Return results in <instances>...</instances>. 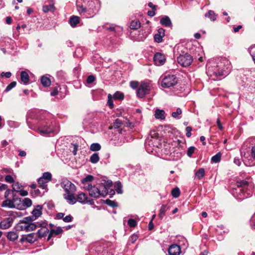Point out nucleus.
Instances as JSON below:
<instances>
[{"label":"nucleus","instance_id":"f257e3e1","mask_svg":"<svg viewBox=\"0 0 255 255\" xmlns=\"http://www.w3.org/2000/svg\"><path fill=\"white\" fill-rule=\"evenodd\" d=\"M30 116L35 119L36 122L32 124L27 120L29 128L37 131L41 134H49L54 131L53 120L51 115L44 111H38L32 112Z\"/></svg>","mask_w":255,"mask_h":255},{"label":"nucleus","instance_id":"f03ea898","mask_svg":"<svg viewBox=\"0 0 255 255\" xmlns=\"http://www.w3.org/2000/svg\"><path fill=\"white\" fill-rule=\"evenodd\" d=\"M232 69L230 61L225 57L221 58L216 66L208 67L207 73L210 77H215L214 80L222 76H226Z\"/></svg>","mask_w":255,"mask_h":255},{"label":"nucleus","instance_id":"7ed1b4c3","mask_svg":"<svg viewBox=\"0 0 255 255\" xmlns=\"http://www.w3.org/2000/svg\"><path fill=\"white\" fill-rule=\"evenodd\" d=\"M236 188H233L232 194L239 200L250 197L252 195L253 185L247 180H237L236 182Z\"/></svg>","mask_w":255,"mask_h":255},{"label":"nucleus","instance_id":"20e7f679","mask_svg":"<svg viewBox=\"0 0 255 255\" xmlns=\"http://www.w3.org/2000/svg\"><path fill=\"white\" fill-rule=\"evenodd\" d=\"M76 5L80 14L86 17H93L99 10L97 0H78Z\"/></svg>","mask_w":255,"mask_h":255},{"label":"nucleus","instance_id":"39448f33","mask_svg":"<svg viewBox=\"0 0 255 255\" xmlns=\"http://www.w3.org/2000/svg\"><path fill=\"white\" fill-rule=\"evenodd\" d=\"M103 189H100L95 185L87 184V186H84L85 190L89 191V195L94 198H98L100 197H105L108 194V190L112 186V182L111 180H103L101 183Z\"/></svg>","mask_w":255,"mask_h":255},{"label":"nucleus","instance_id":"423d86ee","mask_svg":"<svg viewBox=\"0 0 255 255\" xmlns=\"http://www.w3.org/2000/svg\"><path fill=\"white\" fill-rule=\"evenodd\" d=\"M60 185L64 189L65 193L63 197L67 202L71 205L76 203L75 193L76 190V186L67 178H62L60 181Z\"/></svg>","mask_w":255,"mask_h":255},{"label":"nucleus","instance_id":"0eeeda50","mask_svg":"<svg viewBox=\"0 0 255 255\" xmlns=\"http://www.w3.org/2000/svg\"><path fill=\"white\" fill-rule=\"evenodd\" d=\"M4 197L7 199L2 202L1 206L12 208L15 207L14 203L17 201L21 202V199L17 197L16 193L10 189L6 190L4 193Z\"/></svg>","mask_w":255,"mask_h":255},{"label":"nucleus","instance_id":"6e6552de","mask_svg":"<svg viewBox=\"0 0 255 255\" xmlns=\"http://www.w3.org/2000/svg\"><path fill=\"white\" fill-rule=\"evenodd\" d=\"M33 217H26L17 225V228L20 231L30 232L36 229V224L32 223Z\"/></svg>","mask_w":255,"mask_h":255},{"label":"nucleus","instance_id":"1a4fd4ad","mask_svg":"<svg viewBox=\"0 0 255 255\" xmlns=\"http://www.w3.org/2000/svg\"><path fill=\"white\" fill-rule=\"evenodd\" d=\"M178 81L175 75L166 73L161 80V86L164 88H169L175 86Z\"/></svg>","mask_w":255,"mask_h":255},{"label":"nucleus","instance_id":"9d476101","mask_svg":"<svg viewBox=\"0 0 255 255\" xmlns=\"http://www.w3.org/2000/svg\"><path fill=\"white\" fill-rule=\"evenodd\" d=\"M19 212L10 211L8 213V217L4 219L0 223V228L5 230L9 228L12 225L14 219L19 216Z\"/></svg>","mask_w":255,"mask_h":255},{"label":"nucleus","instance_id":"9b49d317","mask_svg":"<svg viewBox=\"0 0 255 255\" xmlns=\"http://www.w3.org/2000/svg\"><path fill=\"white\" fill-rule=\"evenodd\" d=\"M150 89V86L148 83L142 82L137 89L136 96L140 99L143 98L149 94Z\"/></svg>","mask_w":255,"mask_h":255},{"label":"nucleus","instance_id":"f8f14e48","mask_svg":"<svg viewBox=\"0 0 255 255\" xmlns=\"http://www.w3.org/2000/svg\"><path fill=\"white\" fill-rule=\"evenodd\" d=\"M177 62L182 67H188L190 66L193 62L192 56L188 53L180 54L177 57Z\"/></svg>","mask_w":255,"mask_h":255},{"label":"nucleus","instance_id":"ddd939ff","mask_svg":"<svg viewBox=\"0 0 255 255\" xmlns=\"http://www.w3.org/2000/svg\"><path fill=\"white\" fill-rule=\"evenodd\" d=\"M153 60L156 65L160 66L164 64L166 58L164 55L161 53L157 52L154 55Z\"/></svg>","mask_w":255,"mask_h":255},{"label":"nucleus","instance_id":"4468645a","mask_svg":"<svg viewBox=\"0 0 255 255\" xmlns=\"http://www.w3.org/2000/svg\"><path fill=\"white\" fill-rule=\"evenodd\" d=\"M169 255H179L181 252L180 247L176 244L171 245L168 250Z\"/></svg>","mask_w":255,"mask_h":255},{"label":"nucleus","instance_id":"2eb2a0df","mask_svg":"<svg viewBox=\"0 0 255 255\" xmlns=\"http://www.w3.org/2000/svg\"><path fill=\"white\" fill-rule=\"evenodd\" d=\"M43 209L42 205H37L36 208L33 210L32 211V215L29 216L30 217H33L34 221L36 220V219L39 217H40L42 215V210Z\"/></svg>","mask_w":255,"mask_h":255},{"label":"nucleus","instance_id":"dca6fc26","mask_svg":"<svg viewBox=\"0 0 255 255\" xmlns=\"http://www.w3.org/2000/svg\"><path fill=\"white\" fill-rule=\"evenodd\" d=\"M49 230L47 227L42 228L39 229L36 233L38 239H41L44 237H45L47 234L49 233Z\"/></svg>","mask_w":255,"mask_h":255},{"label":"nucleus","instance_id":"f3484780","mask_svg":"<svg viewBox=\"0 0 255 255\" xmlns=\"http://www.w3.org/2000/svg\"><path fill=\"white\" fill-rule=\"evenodd\" d=\"M63 232V230L60 227H58L56 229H50L48 236L47 240L49 241L53 235H58Z\"/></svg>","mask_w":255,"mask_h":255},{"label":"nucleus","instance_id":"a211bd4d","mask_svg":"<svg viewBox=\"0 0 255 255\" xmlns=\"http://www.w3.org/2000/svg\"><path fill=\"white\" fill-rule=\"evenodd\" d=\"M20 80L25 85L28 84L29 81V76L28 73L25 71H22L20 73Z\"/></svg>","mask_w":255,"mask_h":255},{"label":"nucleus","instance_id":"6ab92c4d","mask_svg":"<svg viewBox=\"0 0 255 255\" xmlns=\"http://www.w3.org/2000/svg\"><path fill=\"white\" fill-rule=\"evenodd\" d=\"M76 199V202L78 201L82 204H86V200L88 199V197L84 193H81L79 194Z\"/></svg>","mask_w":255,"mask_h":255},{"label":"nucleus","instance_id":"aec40b11","mask_svg":"<svg viewBox=\"0 0 255 255\" xmlns=\"http://www.w3.org/2000/svg\"><path fill=\"white\" fill-rule=\"evenodd\" d=\"M160 22L162 25L166 27H170L172 25L171 21L168 16H165L161 18Z\"/></svg>","mask_w":255,"mask_h":255},{"label":"nucleus","instance_id":"412c9836","mask_svg":"<svg viewBox=\"0 0 255 255\" xmlns=\"http://www.w3.org/2000/svg\"><path fill=\"white\" fill-rule=\"evenodd\" d=\"M165 112L163 110L156 109L155 111L154 116L157 119L164 120L165 119Z\"/></svg>","mask_w":255,"mask_h":255},{"label":"nucleus","instance_id":"4be33fe9","mask_svg":"<svg viewBox=\"0 0 255 255\" xmlns=\"http://www.w3.org/2000/svg\"><path fill=\"white\" fill-rule=\"evenodd\" d=\"M37 239V235L34 233H30L26 236V241L29 243H33Z\"/></svg>","mask_w":255,"mask_h":255},{"label":"nucleus","instance_id":"5701e85b","mask_svg":"<svg viewBox=\"0 0 255 255\" xmlns=\"http://www.w3.org/2000/svg\"><path fill=\"white\" fill-rule=\"evenodd\" d=\"M79 22V17L77 16H72L69 18V23L72 27H75Z\"/></svg>","mask_w":255,"mask_h":255},{"label":"nucleus","instance_id":"b1692460","mask_svg":"<svg viewBox=\"0 0 255 255\" xmlns=\"http://www.w3.org/2000/svg\"><path fill=\"white\" fill-rule=\"evenodd\" d=\"M51 83V80L49 78L45 76H42L41 77V83L43 86L48 87L50 86Z\"/></svg>","mask_w":255,"mask_h":255},{"label":"nucleus","instance_id":"393cba45","mask_svg":"<svg viewBox=\"0 0 255 255\" xmlns=\"http://www.w3.org/2000/svg\"><path fill=\"white\" fill-rule=\"evenodd\" d=\"M38 183L39 184V186L40 188H41L42 189H44L47 192L48 191V187L47 183L48 182H47L46 181H44V180L42 179V178H38L37 180Z\"/></svg>","mask_w":255,"mask_h":255},{"label":"nucleus","instance_id":"a878e982","mask_svg":"<svg viewBox=\"0 0 255 255\" xmlns=\"http://www.w3.org/2000/svg\"><path fill=\"white\" fill-rule=\"evenodd\" d=\"M18 235L16 232H9L7 235V239L11 241H14L18 239Z\"/></svg>","mask_w":255,"mask_h":255},{"label":"nucleus","instance_id":"bb28decb","mask_svg":"<svg viewBox=\"0 0 255 255\" xmlns=\"http://www.w3.org/2000/svg\"><path fill=\"white\" fill-rule=\"evenodd\" d=\"M205 175V170L203 168H199L195 173V177L201 180Z\"/></svg>","mask_w":255,"mask_h":255},{"label":"nucleus","instance_id":"cd10ccee","mask_svg":"<svg viewBox=\"0 0 255 255\" xmlns=\"http://www.w3.org/2000/svg\"><path fill=\"white\" fill-rule=\"evenodd\" d=\"M168 209L169 208L167 207L166 205H162L160 209L159 213L158 214V217L160 219H162L164 216L165 213Z\"/></svg>","mask_w":255,"mask_h":255},{"label":"nucleus","instance_id":"c85d7f7f","mask_svg":"<svg viewBox=\"0 0 255 255\" xmlns=\"http://www.w3.org/2000/svg\"><path fill=\"white\" fill-rule=\"evenodd\" d=\"M205 16L209 18L211 20L215 21L216 19L217 15L214 11L210 10L205 14Z\"/></svg>","mask_w":255,"mask_h":255},{"label":"nucleus","instance_id":"c756f323","mask_svg":"<svg viewBox=\"0 0 255 255\" xmlns=\"http://www.w3.org/2000/svg\"><path fill=\"white\" fill-rule=\"evenodd\" d=\"M55 7L53 4H50L48 5H45L43 6L42 10L44 12L46 13L48 11H53Z\"/></svg>","mask_w":255,"mask_h":255},{"label":"nucleus","instance_id":"7c9ffc66","mask_svg":"<svg viewBox=\"0 0 255 255\" xmlns=\"http://www.w3.org/2000/svg\"><path fill=\"white\" fill-rule=\"evenodd\" d=\"M140 27V23L139 20H133L130 24V28L131 29H137Z\"/></svg>","mask_w":255,"mask_h":255},{"label":"nucleus","instance_id":"2f4dec72","mask_svg":"<svg viewBox=\"0 0 255 255\" xmlns=\"http://www.w3.org/2000/svg\"><path fill=\"white\" fill-rule=\"evenodd\" d=\"M39 178H42L44 181L49 182L52 180V174L49 172H44L42 177Z\"/></svg>","mask_w":255,"mask_h":255},{"label":"nucleus","instance_id":"473e14b6","mask_svg":"<svg viewBox=\"0 0 255 255\" xmlns=\"http://www.w3.org/2000/svg\"><path fill=\"white\" fill-rule=\"evenodd\" d=\"M94 179V176L91 175H88L85 178H84L81 182L85 186H87V183L92 181Z\"/></svg>","mask_w":255,"mask_h":255},{"label":"nucleus","instance_id":"72a5a7b5","mask_svg":"<svg viewBox=\"0 0 255 255\" xmlns=\"http://www.w3.org/2000/svg\"><path fill=\"white\" fill-rule=\"evenodd\" d=\"M100 160V157L99 156L98 153H94L93 154L90 159V161L92 163H97Z\"/></svg>","mask_w":255,"mask_h":255},{"label":"nucleus","instance_id":"f704fd0d","mask_svg":"<svg viewBox=\"0 0 255 255\" xmlns=\"http://www.w3.org/2000/svg\"><path fill=\"white\" fill-rule=\"evenodd\" d=\"M113 97L115 100H119L121 101L124 99L125 96L123 93L120 91H117L113 95Z\"/></svg>","mask_w":255,"mask_h":255},{"label":"nucleus","instance_id":"c9c22d12","mask_svg":"<svg viewBox=\"0 0 255 255\" xmlns=\"http://www.w3.org/2000/svg\"><path fill=\"white\" fill-rule=\"evenodd\" d=\"M22 206L24 208L29 207L32 205V201L28 198H26L22 200Z\"/></svg>","mask_w":255,"mask_h":255},{"label":"nucleus","instance_id":"e433bc0d","mask_svg":"<svg viewBox=\"0 0 255 255\" xmlns=\"http://www.w3.org/2000/svg\"><path fill=\"white\" fill-rule=\"evenodd\" d=\"M221 158V153H217L211 158V161L213 163H218L220 161Z\"/></svg>","mask_w":255,"mask_h":255},{"label":"nucleus","instance_id":"4c0bfd02","mask_svg":"<svg viewBox=\"0 0 255 255\" xmlns=\"http://www.w3.org/2000/svg\"><path fill=\"white\" fill-rule=\"evenodd\" d=\"M56 77L60 80H64L65 79L66 73L62 70L59 71L56 73Z\"/></svg>","mask_w":255,"mask_h":255},{"label":"nucleus","instance_id":"58836bf2","mask_svg":"<svg viewBox=\"0 0 255 255\" xmlns=\"http://www.w3.org/2000/svg\"><path fill=\"white\" fill-rule=\"evenodd\" d=\"M90 148L92 151H98L101 149V146L98 143H94L91 145Z\"/></svg>","mask_w":255,"mask_h":255},{"label":"nucleus","instance_id":"ea45409f","mask_svg":"<svg viewBox=\"0 0 255 255\" xmlns=\"http://www.w3.org/2000/svg\"><path fill=\"white\" fill-rule=\"evenodd\" d=\"M113 98V97H112V96L110 94H109L108 95L107 105H108V106L109 107V108L111 109H113L114 107V105L113 101V99H112Z\"/></svg>","mask_w":255,"mask_h":255},{"label":"nucleus","instance_id":"a19ab883","mask_svg":"<svg viewBox=\"0 0 255 255\" xmlns=\"http://www.w3.org/2000/svg\"><path fill=\"white\" fill-rule=\"evenodd\" d=\"M180 194V191L178 187H175L172 189L171 195L174 198H178Z\"/></svg>","mask_w":255,"mask_h":255},{"label":"nucleus","instance_id":"79ce46f5","mask_svg":"<svg viewBox=\"0 0 255 255\" xmlns=\"http://www.w3.org/2000/svg\"><path fill=\"white\" fill-rule=\"evenodd\" d=\"M115 190L119 194H122L123 193L122 185L120 182H117L115 184Z\"/></svg>","mask_w":255,"mask_h":255},{"label":"nucleus","instance_id":"37998d69","mask_svg":"<svg viewBox=\"0 0 255 255\" xmlns=\"http://www.w3.org/2000/svg\"><path fill=\"white\" fill-rule=\"evenodd\" d=\"M105 203L108 206L113 208L117 207L118 206V203L116 201H112L110 199H107L105 201Z\"/></svg>","mask_w":255,"mask_h":255},{"label":"nucleus","instance_id":"c03bdc74","mask_svg":"<svg viewBox=\"0 0 255 255\" xmlns=\"http://www.w3.org/2000/svg\"><path fill=\"white\" fill-rule=\"evenodd\" d=\"M43 193H41V191L38 189H35L30 192V194L32 196H42Z\"/></svg>","mask_w":255,"mask_h":255},{"label":"nucleus","instance_id":"a18cd8bd","mask_svg":"<svg viewBox=\"0 0 255 255\" xmlns=\"http://www.w3.org/2000/svg\"><path fill=\"white\" fill-rule=\"evenodd\" d=\"M182 112L181 109L178 108L176 109V112H172L171 115L173 118L179 119L180 117H179V115H181L182 114Z\"/></svg>","mask_w":255,"mask_h":255},{"label":"nucleus","instance_id":"49530a36","mask_svg":"<svg viewBox=\"0 0 255 255\" xmlns=\"http://www.w3.org/2000/svg\"><path fill=\"white\" fill-rule=\"evenodd\" d=\"M21 186H22L18 182H13V184H12V190L13 191L14 193H15V192H18L20 190Z\"/></svg>","mask_w":255,"mask_h":255},{"label":"nucleus","instance_id":"de8ad7c7","mask_svg":"<svg viewBox=\"0 0 255 255\" xmlns=\"http://www.w3.org/2000/svg\"><path fill=\"white\" fill-rule=\"evenodd\" d=\"M16 85V82L15 81L11 82L9 84H8L4 90V92H8L10 90H11L12 88L15 87Z\"/></svg>","mask_w":255,"mask_h":255},{"label":"nucleus","instance_id":"09e8293b","mask_svg":"<svg viewBox=\"0 0 255 255\" xmlns=\"http://www.w3.org/2000/svg\"><path fill=\"white\" fill-rule=\"evenodd\" d=\"M35 223L36 224V228L37 227H41V228L47 227L48 225L45 221H41Z\"/></svg>","mask_w":255,"mask_h":255},{"label":"nucleus","instance_id":"8fccbe9b","mask_svg":"<svg viewBox=\"0 0 255 255\" xmlns=\"http://www.w3.org/2000/svg\"><path fill=\"white\" fill-rule=\"evenodd\" d=\"M128 225L131 228H134L137 225V222L133 219H129L128 222Z\"/></svg>","mask_w":255,"mask_h":255},{"label":"nucleus","instance_id":"3c124183","mask_svg":"<svg viewBox=\"0 0 255 255\" xmlns=\"http://www.w3.org/2000/svg\"><path fill=\"white\" fill-rule=\"evenodd\" d=\"M249 51L255 63V45L251 46L249 49Z\"/></svg>","mask_w":255,"mask_h":255},{"label":"nucleus","instance_id":"603ef678","mask_svg":"<svg viewBox=\"0 0 255 255\" xmlns=\"http://www.w3.org/2000/svg\"><path fill=\"white\" fill-rule=\"evenodd\" d=\"M129 85L133 89H136L138 87L139 83L136 81H131L129 83Z\"/></svg>","mask_w":255,"mask_h":255},{"label":"nucleus","instance_id":"864d4df0","mask_svg":"<svg viewBox=\"0 0 255 255\" xmlns=\"http://www.w3.org/2000/svg\"><path fill=\"white\" fill-rule=\"evenodd\" d=\"M195 147L194 146H190L187 151V154L189 157H191L194 152Z\"/></svg>","mask_w":255,"mask_h":255},{"label":"nucleus","instance_id":"5fc2aeb1","mask_svg":"<svg viewBox=\"0 0 255 255\" xmlns=\"http://www.w3.org/2000/svg\"><path fill=\"white\" fill-rule=\"evenodd\" d=\"M163 37V36H162L160 35L155 34V35L154 36V41L157 43H160L162 41Z\"/></svg>","mask_w":255,"mask_h":255},{"label":"nucleus","instance_id":"6e6d98bb","mask_svg":"<svg viewBox=\"0 0 255 255\" xmlns=\"http://www.w3.org/2000/svg\"><path fill=\"white\" fill-rule=\"evenodd\" d=\"M95 79L96 78L94 76L90 75L87 77L86 81L88 84H90L93 83L95 81Z\"/></svg>","mask_w":255,"mask_h":255},{"label":"nucleus","instance_id":"4d7b16f0","mask_svg":"<svg viewBox=\"0 0 255 255\" xmlns=\"http://www.w3.org/2000/svg\"><path fill=\"white\" fill-rule=\"evenodd\" d=\"M5 181L9 183H11L14 182V179L10 175H7L5 177Z\"/></svg>","mask_w":255,"mask_h":255},{"label":"nucleus","instance_id":"13d9d810","mask_svg":"<svg viewBox=\"0 0 255 255\" xmlns=\"http://www.w3.org/2000/svg\"><path fill=\"white\" fill-rule=\"evenodd\" d=\"M73 219V217L71 215H69L65 217H64L63 221L66 223H69L72 222Z\"/></svg>","mask_w":255,"mask_h":255},{"label":"nucleus","instance_id":"bf43d9fd","mask_svg":"<svg viewBox=\"0 0 255 255\" xmlns=\"http://www.w3.org/2000/svg\"><path fill=\"white\" fill-rule=\"evenodd\" d=\"M192 128L191 127H187L186 128V135L188 137H190L191 136V131Z\"/></svg>","mask_w":255,"mask_h":255},{"label":"nucleus","instance_id":"052dcab7","mask_svg":"<svg viewBox=\"0 0 255 255\" xmlns=\"http://www.w3.org/2000/svg\"><path fill=\"white\" fill-rule=\"evenodd\" d=\"M156 34L164 37L165 35V30L163 28H160L158 29Z\"/></svg>","mask_w":255,"mask_h":255},{"label":"nucleus","instance_id":"680f3d73","mask_svg":"<svg viewBox=\"0 0 255 255\" xmlns=\"http://www.w3.org/2000/svg\"><path fill=\"white\" fill-rule=\"evenodd\" d=\"M251 155L252 157L255 160V145L253 146L251 148Z\"/></svg>","mask_w":255,"mask_h":255},{"label":"nucleus","instance_id":"e2e57ef3","mask_svg":"<svg viewBox=\"0 0 255 255\" xmlns=\"http://www.w3.org/2000/svg\"><path fill=\"white\" fill-rule=\"evenodd\" d=\"M18 152H19L18 155L21 157H24L26 155V153L25 151L21 149H18Z\"/></svg>","mask_w":255,"mask_h":255},{"label":"nucleus","instance_id":"0e129e2a","mask_svg":"<svg viewBox=\"0 0 255 255\" xmlns=\"http://www.w3.org/2000/svg\"><path fill=\"white\" fill-rule=\"evenodd\" d=\"M18 192H19V194L21 196L24 197L28 195V192L25 190H20Z\"/></svg>","mask_w":255,"mask_h":255},{"label":"nucleus","instance_id":"69168bd1","mask_svg":"<svg viewBox=\"0 0 255 255\" xmlns=\"http://www.w3.org/2000/svg\"><path fill=\"white\" fill-rule=\"evenodd\" d=\"M64 215H65V214L63 213H58L56 214V219H63Z\"/></svg>","mask_w":255,"mask_h":255},{"label":"nucleus","instance_id":"338daca9","mask_svg":"<svg viewBox=\"0 0 255 255\" xmlns=\"http://www.w3.org/2000/svg\"><path fill=\"white\" fill-rule=\"evenodd\" d=\"M121 124V121L119 119H116L114 122V126L119 128Z\"/></svg>","mask_w":255,"mask_h":255},{"label":"nucleus","instance_id":"774afa93","mask_svg":"<svg viewBox=\"0 0 255 255\" xmlns=\"http://www.w3.org/2000/svg\"><path fill=\"white\" fill-rule=\"evenodd\" d=\"M234 163L236 165L240 166L241 164V161L239 158H235L234 159Z\"/></svg>","mask_w":255,"mask_h":255}]
</instances>
